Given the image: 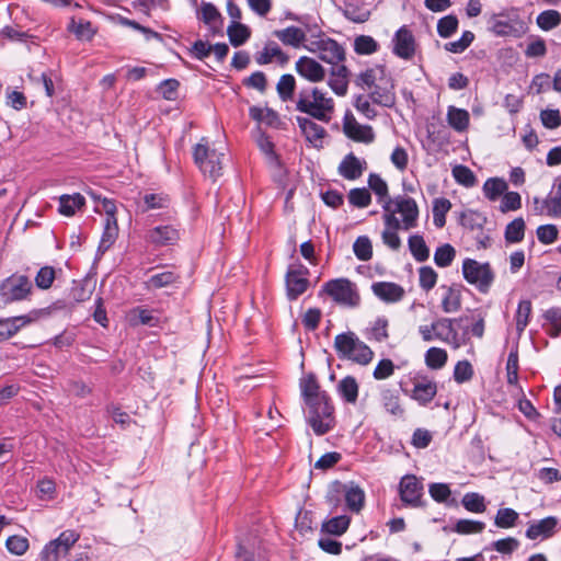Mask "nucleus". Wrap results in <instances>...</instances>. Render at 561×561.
<instances>
[{
    "label": "nucleus",
    "mask_w": 561,
    "mask_h": 561,
    "mask_svg": "<svg viewBox=\"0 0 561 561\" xmlns=\"http://www.w3.org/2000/svg\"><path fill=\"white\" fill-rule=\"evenodd\" d=\"M296 110L320 122L329 123L334 111V101L319 88H306L297 95Z\"/></svg>",
    "instance_id": "1"
},
{
    "label": "nucleus",
    "mask_w": 561,
    "mask_h": 561,
    "mask_svg": "<svg viewBox=\"0 0 561 561\" xmlns=\"http://www.w3.org/2000/svg\"><path fill=\"white\" fill-rule=\"evenodd\" d=\"M334 348L341 359L358 365L366 366L374 358L371 348L352 331L337 334L334 337Z\"/></svg>",
    "instance_id": "2"
},
{
    "label": "nucleus",
    "mask_w": 561,
    "mask_h": 561,
    "mask_svg": "<svg viewBox=\"0 0 561 561\" xmlns=\"http://www.w3.org/2000/svg\"><path fill=\"white\" fill-rule=\"evenodd\" d=\"M308 407V424L318 436L330 432L334 425V407L328 393L306 404Z\"/></svg>",
    "instance_id": "3"
},
{
    "label": "nucleus",
    "mask_w": 561,
    "mask_h": 561,
    "mask_svg": "<svg viewBox=\"0 0 561 561\" xmlns=\"http://www.w3.org/2000/svg\"><path fill=\"white\" fill-rule=\"evenodd\" d=\"M224 156V153L210 148L205 137L193 148L194 162L204 174H207L214 181L222 174L221 160Z\"/></svg>",
    "instance_id": "4"
},
{
    "label": "nucleus",
    "mask_w": 561,
    "mask_h": 561,
    "mask_svg": "<svg viewBox=\"0 0 561 561\" xmlns=\"http://www.w3.org/2000/svg\"><path fill=\"white\" fill-rule=\"evenodd\" d=\"M462 275L469 284L474 285L483 294L489 291L495 277L490 263H480L473 259L463 260Z\"/></svg>",
    "instance_id": "5"
},
{
    "label": "nucleus",
    "mask_w": 561,
    "mask_h": 561,
    "mask_svg": "<svg viewBox=\"0 0 561 561\" xmlns=\"http://www.w3.org/2000/svg\"><path fill=\"white\" fill-rule=\"evenodd\" d=\"M322 291L327 293L335 302L351 308L357 307L360 296L354 283L348 278H335L327 282Z\"/></svg>",
    "instance_id": "6"
},
{
    "label": "nucleus",
    "mask_w": 561,
    "mask_h": 561,
    "mask_svg": "<svg viewBox=\"0 0 561 561\" xmlns=\"http://www.w3.org/2000/svg\"><path fill=\"white\" fill-rule=\"evenodd\" d=\"M79 538L80 535L76 530L67 529L62 531L44 547L39 554L41 561H59L69 553Z\"/></svg>",
    "instance_id": "7"
},
{
    "label": "nucleus",
    "mask_w": 561,
    "mask_h": 561,
    "mask_svg": "<svg viewBox=\"0 0 561 561\" xmlns=\"http://www.w3.org/2000/svg\"><path fill=\"white\" fill-rule=\"evenodd\" d=\"M33 285L27 276H10L0 284V304H10L26 298Z\"/></svg>",
    "instance_id": "8"
},
{
    "label": "nucleus",
    "mask_w": 561,
    "mask_h": 561,
    "mask_svg": "<svg viewBox=\"0 0 561 561\" xmlns=\"http://www.w3.org/2000/svg\"><path fill=\"white\" fill-rule=\"evenodd\" d=\"M308 275V267L301 263L288 266L285 275L286 296L288 300L294 301L307 291L310 285Z\"/></svg>",
    "instance_id": "9"
},
{
    "label": "nucleus",
    "mask_w": 561,
    "mask_h": 561,
    "mask_svg": "<svg viewBox=\"0 0 561 561\" xmlns=\"http://www.w3.org/2000/svg\"><path fill=\"white\" fill-rule=\"evenodd\" d=\"M423 492V483L414 474H407L401 478L399 494L404 505L412 507L422 506Z\"/></svg>",
    "instance_id": "10"
},
{
    "label": "nucleus",
    "mask_w": 561,
    "mask_h": 561,
    "mask_svg": "<svg viewBox=\"0 0 561 561\" xmlns=\"http://www.w3.org/2000/svg\"><path fill=\"white\" fill-rule=\"evenodd\" d=\"M369 100L382 107L391 108L396 105L397 96L394 91V82L391 77H385L370 88Z\"/></svg>",
    "instance_id": "11"
},
{
    "label": "nucleus",
    "mask_w": 561,
    "mask_h": 561,
    "mask_svg": "<svg viewBox=\"0 0 561 561\" xmlns=\"http://www.w3.org/2000/svg\"><path fill=\"white\" fill-rule=\"evenodd\" d=\"M393 210L402 215V228L410 230L417 225L419 207L416 202L409 196L399 195L392 199Z\"/></svg>",
    "instance_id": "12"
},
{
    "label": "nucleus",
    "mask_w": 561,
    "mask_h": 561,
    "mask_svg": "<svg viewBox=\"0 0 561 561\" xmlns=\"http://www.w3.org/2000/svg\"><path fill=\"white\" fill-rule=\"evenodd\" d=\"M558 181L559 183L554 186L556 190L551 191L546 198L534 197L536 214L561 218V178Z\"/></svg>",
    "instance_id": "13"
},
{
    "label": "nucleus",
    "mask_w": 561,
    "mask_h": 561,
    "mask_svg": "<svg viewBox=\"0 0 561 561\" xmlns=\"http://www.w3.org/2000/svg\"><path fill=\"white\" fill-rule=\"evenodd\" d=\"M393 54L399 58L410 60L415 54V38L412 32L405 26H401L393 36Z\"/></svg>",
    "instance_id": "14"
},
{
    "label": "nucleus",
    "mask_w": 561,
    "mask_h": 561,
    "mask_svg": "<svg viewBox=\"0 0 561 561\" xmlns=\"http://www.w3.org/2000/svg\"><path fill=\"white\" fill-rule=\"evenodd\" d=\"M343 131L346 137L357 142L371 144L375 140L373 127L369 125H360L352 114L345 115L343 121Z\"/></svg>",
    "instance_id": "15"
},
{
    "label": "nucleus",
    "mask_w": 561,
    "mask_h": 561,
    "mask_svg": "<svg viewBox=\"0 0 561 561\" xmlns=\"http://www.w3.org/2000/svg\"><path fill=\"white\" fill-rule=\"evenodd\" d=\"M502 14L494 16L491 21L490 30L496 36H515L518 37L526 31V24L518 16L507 20L500 19Z\"/></svg>",
    "instance_id": "16"
},
{
    "label": "nucleus",
    "mask_w": 561,
    "mask_h": 561,
    "mask_svg": "<svg viewBox=\"0 0 561 561\" xmlns=\"http://www.w3.org/2000/svg\"><path fill=\"white\" fill-rule=\"evenodd\" d=\"M374 295L386 304H396L403 299L404 288L393 282H376L371 285Z\"/></svg>",
    "instance_id": "17"
},
{
    "label": "nucleus",
    "mask_w": 561,
    "mask_h": 561,
    "mask_svg": "<svg viewBox=\"0 0 561 561\" xmlns=\"http://www.w3.org/2000/svg\"><path fill=\"white\" fill-rule=\"evenodd\" d=\"M319 58L328 64L337 65L345 59L344 48L332 38H322L317 42Z\"/></svg>",
    "instance_id": "18"
},
{
    "label": "nucleus",
    "mask_w": 561,
    "mask_h": 561,
    "mask_svg": "<svg viewBox=\"0 0 561 561\" xmlns=\"http://www.w3.org/2000/svg\"><path fill=\"white\" fill-rule=\"evenodd\" d=\"M444 319L449 321V327L445 324L446 327L438 325L437 328H435V340H438L445 344L450 345L454 350H458L459 347L467 343L468 331L466 330L463 334L460 336L458 331L454 327V323L457 320L451 318Z\"/></svg>",
    "instance_id": "19"
},
{
    "label": "nucleus",
    "mask_w": 561,
    "mask_h": 561,
    "mask_svg": "<svg viewBox=\"0 0 561 561\" xmlns=\"http://www.w3.org/2000/svg\"><path fill=\"white\" fill-rule=\"evenodd\" d=\"M296 71L310 82H320L325 78L324 68L313 58L302 56L296 61Z\"/></svg>",
    "instance_id": "20"
},
{
    "label": "nucleus",
    "mask_w": 561,
    "mask_h": 561,
    "mask_svg": "<svg viewBox=\"0 0 561 561\" xmlns=\"http://www.w3.org/2000/svg\"><path fill=\"white\" fill-rule=\"evenodd\" d=\"M436 393L437 383L427 377H421L415 379L410 396L419 404L427 405L435 398Z\"/></svg>",
    "instance_id": "21"
},
{
    "label": "nucleus",
    "mask_w": 561,
    "mask_h": 561,
    "mask_svg": "<svg viewBox=\"0 0 561 561\" xmlns=\"http://www.w3.org/2000/svg\"><path fill=\"white\" fill-rule=\"evenodd\" d=\"M557 525L558 518L554 516H549L538 522H534L529 524L526 529V537L530 540L549 538L556 533Z\"/></svg>",
    "instance_id": "22"
},
{
    "label": "nucleus",
    "mask_w": 561,
    "mask_h": 561,
    "mask_svg": "<svg viewBox=\"0 0 561 561\" xmlns=\"http://www.w3.org/2000/svg\"><path fill=\"white\" fill-rule=\"evenodd\" d=\"M296 122L309 142L314 147L322 146V139L327 136V130L322 126L302 116H297Z\"/></svg>",
    "instance_id": "23"
},
{
    "label": "nucleus",
    "mask_w": 561,
    "mask_h": 561,
    "mask_svg": "<svg viewBox=\"0 0 561 561\" xmlns=\"http://www.w3.org/2000/svg\"><path fill=\"white\" fill-rule=\"evenodd\" d=\"M366 169V162L360 161L353 152L347 153L339 165V173L346 180H356Z\"/></svg>",
    "instance_id": "24"
},
{
    "label": "nucleus",
    "mask_w": 561,
    "mask_h": 561,
    "mask_svg": "<svg viewBox=\"0 0 561 561\" xmlns=\"http://www.w3.org/2000/svg\"><path fill=\"white\" fill-rule=\"evenodd\" d=\"M276 59L282 66L289 61V56L285 54L279 46L274 42H268L262 51H257L254 55V59L257 65H267Z\"/></svg>",
    "instance_id": "25"
},
{
    "label": "nucleus",
    "mask_w": 561,
    "mask_h": 561,
    "mask_svg": "<svg viewBox=\"0 0 561 561\" xmlns=\"http://www.w3.org/2000/svg\"><path fill=\"white\" fill-rule=\"evenodd\" d=\"M180 238L178 229L172 226H158L151 229L148 233L150 242L157 245L173 244Z\"/></svg>",
    "instance_id": "26"
},
{
    "label": "nucleus",
    "mask_w": 561,
    "mask_h": 561,
    "mask_svg": "<svg viewBox=\"0 0 561 561\" xmlns=\"http://www.w3.org/2000/svg\"><path fill=\"white\" fill-rule=\"evenodd\" d=\"M345 504L348 511L359 513L365 504V493L363 489L353 482L345 484L344 493Z\"/></svg>",
    "instance_id": "27"
},
{
    "label": "nucleus",
    "mask_w": 561,
    "mask_h": 561,
    "mask_svg": "<svg viewBox=\"0 0 561 561\" xmlns=\"http://www.w3.org/2000/svg\"><path fill=\"white\" fill-rule=\"evenodd\" d=\"M446 118L449 126L458 133L466 131L469 127L470 115L467 110L450 105L448 106Z\"/></svg>",
    "instance_id": "28"
},
{
    "label": "nucleus",
    "mask_w": 561,
    "mask_h": 561,
    "mask_svg": "<svg viewBox=\"0 0 561 561\" xmlns=\"http://www.w3.org/2000/svg\"><path fill=\"white\" fill-rule=\"evenodd\" d=\"M445 295L442 299V309L446 313L457 312L461 308V286H443Z\"/></svg>",
    "instance_id": "29"
},
{
    "label": "nucleus",
    "mask_w": 561,
    "mask_h": 561,
    "mask_svg": "<svg viewBox=\"0 0 561 561\" xmlns=\"http://www.w3.org/2000/svg\"><path fill=\"white\" fill-rule=\"evenodd\" d=\"M273 34L284 45L293 47H299L306 39V33L297 26H288L284 30H276Z\"/></svg>",
    "instance_id": "30"
},
{
    "label": "nucleus",
    "mask_w": 561,
    "mask_h": 561,
    "mask_svg": "<svg viewBox=\"0 0 561 561\" xmlns=\"http://www.w3.org/2000/svg\"><path fill=\"white\" fill-rule=\"evenodd\" d=\"M300 391L306 404L327 393L320 390V386L313 374H309L300 380Z\"/></svg>",
    "instance_id": "31"
},
{
    "label": "nucleus",
    "mask_w": 561,
    "mask_h": 561,
    "mask_svg": "<svg viewBox=\"0 0 561 561\" xmlns=\"http://www.w3.org/2000/svg\"><path fill=\"white\" fill-rule=\"evenodd\" d=\"M85 204V198L80 193L72 195H61L59 197L58 211L64 216H73L77 209H81Z\"/></svg>",
    "instance_id": "32"
},
{
    "label": "nucleus",
    "mask_w": 561,
    "mask_h": 561,
    "mask_svg": "<svg viewBox=\"0 0 561 561\" xmlns=\"http://www.w3.org/2000/svg\"><path fill=\"white\" fill-rule=\"evenodd\" d=\"M118 237V225L117 220L105 219L104 229L101 237V241L98 248V252L104 254L116 241Z\"/></svg>",
    "instance_id": "33"
},
{
    "label": "nucleus",
    "mask_w": 561,
    "mask_h": 561,
    "mask_svg": "<svg viewBox=\"0 0 561 561\" xmlns=\"http://www.w3.org/2000/svg\"><path fill=\"white\" fill-rule=\"evenodd\" d=\"M337 392L347 403L354 404L358 398V383L353 376H346L340 380Z\"/></svg>",
    "instance_id": "34"
},
{
    "label": "nucleus",
    "mask_w": 561,
    "mask_h": 561,
    "mask_svg": "<svg viewBox=\"0 0 561 561\" xmlns=\"http://www.w3.org/2000/svg\"><path fill=\"white\" fill-rule=\"evenodd\" d=\"M351 517L347 515H340L332 517L324 522L321 526V531L333 536H342L348 529Z\"/></svg>",
    "instance_id": "35"
},
{
    "label": "nucleus",
    "mask_w": 561,
    "mask_h": 561,
    "mask_svg": "<svg viewBox=\"0 0 561 561\" xmlns=\"http://www.w3.org/2000/svg\"><path fill=\"white\" fill-rule=\"evenodd\" d=\"M227 34L232 46L243 45L251 36V30L245 24L233 21L227 28Z\"/></svg>",
    "instance_id": "36"
},
{
    "label": "nucleus",
    "mask_w": 561,
    "mask_h": 561,
    "mask_svg": "<svg viewBox=\"0 0 561 561\" xmlns=\"http://www.w3.org/2000/svg\"><path fill=\"white\" fill-rule=\"evenodd\" d=\"M483 194L490 201H496L507 190V183L500 178H490L483 184Z\"/></svg>",
    "instance_id": "37"
},
{
    "label": "nucleus",
    "mask_w": 561,
    "mask_h": 561,
    "mask_svg": "<svg viewBox=\"0 0 561 561\" xmlns=\"http://www.w3.org/2000/svg\"><path fill=\"white\" fill-rule=\"evenodd\" d=\"M368 186L377 195L381 205H385V202L392 201L389 196L388 184L379 174H369Z\"/></svg>",
    "instance_id": "38"
},
{
    "label": "nucleus",
    "mask_w": 561,
    "mask_h": 561,
    "mask_svg": "<svg viewBox=\"0 0 561 561\" xmlns=\"http://www.w3.org/2000/svg\"><path fill=\"white\" fill-rule=\"evenodd\" d=\"M409 249L417 262H424L430 257V249L424 238L420 234H413L408 240Z\"/></svg>",
    "instance_id": "39"
},
{
    "label": "nucleus",
    "mask_w": 561,
    "mask_h": 561,
    "mask_svg": "<svg viewBox=\"0 0 561 561\" xmlns=\"http://www.w3.org/2000/svg\"><path fill=\"white\" fill-rule=\"evenodd\" d=\"M448 359V354L446 350L440 347H430L425 353V364L430 369H440L443 368Z\"/></svg>",
    "instance_id": "40"
},
{
    "label": "nucleus",
    "mask_w": 561,
    "mask_h": 561,
    "mask_svg": "<svg viewBox=\"0 0 561 561\" xmlns=\"http://www.w3.org/2000/svg\"><path fill=\"white\" fill-rule=\"evenodd\" d=\"M462 506L471 513L481 514L486 511L485 499L477 492H468L461 499Z\"/></svg>",
    "instance_id": "41"
},
{
    "label": "nucleus",
    "mask_w": 561,
    "mask_h": 561,
    "mask_svg": "<svg viewBox=\"0 0 561 561\" xmlns=\"http://www.w3.org/2000/svg\"><path fill=\"white\" fill-rule=\"evenodd\" d=\"M519 514L510 507L500 508L494 517V525L499 528L508 529L517 525Z\"/></svg>",
    "instance_id": "42"
},
{
    "label": "nucleus",
    "mask_w": 561,
    "mask_h": 561,
    "mask_svg": "<svg viewBox=\"0 0 561 561\" xmlns=\"http://www.w3.org/2000/svg\"><path fill=\"white\" fill-rule=\"evenodd\" d=\"M256 144L260 150L266 156L270 164L280 167L279 156L275 152L274 144L265 133L260 131Z\"/></svg>",
    "instance_id": "43"
},
{
    "label": "nucleus",
    "mask_w": 561,
    "mask_h": 561,
    "mask_svg": "<svg viewBox=\"0 0 561 561\" xmlns=\"http://www.w3.org/2000/svg\"><path fill=\"white\" fill-rule=\"evenodd\" d=\"M381 401L383 408L396 416H402L404 413L403 408L400 404V398L397 391L386 389L381 392Z\"/></svg>",
    "instance_id": "44"
},
{
    "label": "nucleus",
    "mask_w": 561,
    "mask_h": 561,
    "mask_svg": "<svg viewBox=\"0 0 561 561\" xmlns=\"http://www.w3.org/2000/svg\"><path fill=\"white\" fill-rule=\"evenodd\" d=\"M525 221L522 217L512 220L505 228V240L508 243H518L525 236Z\"/></svg>",
    "instance_id": "45"
},
{
    "label": "nucleus",
    "mask_w": 561,
    "mask_h": 561,
    "mask_svg": "<svg viewBox=\"0 0 561 561\" xmlns=\"http://www.w3.org/2000/svg\"><path fill=\"white\" fill-rule=\"evenodd\" d=\"M385 77V67L378 66L376 68H369L359 73L357 78V84L366 85L370 89L377 83V81H382Z\"/></svg>",
    "instance_id": "46"
},
{
    "label": "nucleus",
    "mask_w": 561,
    "mask_h": 561,
    "mask_svg": "<svg viewBox=\"0 0 561 561\" xmlns=\"http://www.w3.org/2000/svg\"><path fill=\"white\" fill-rule=\"evenodd\" d=\"M451 208L449 199L440 197L433 202V221L437 228H443L446 224V214Z\"/></svg>",
    "instance_id": "47"
},
{
    "label": "nucleus",
    "mask_w": 561,
    "mask_h": 561,
    "mask_svg": "<svg viewBox=\"0 0 561 561\" xmlns=\"http://www.w3.org/2000/svg\"><path fill=\"white\" fill-rule=\"evenodd\" d=\"M531 309L533 307L530 300L525 299L519 301L515 314L516 331L518 335H520L528 325Z\"/></svg>",
    "instance_id": "48"
},
{
    "label": "nucleus",
    "mask_w": 561,
    "mask_h": 561,
    "mask_svg": "<svg viewBox=\"0 0 561 561\" xmlns=\"http://www.w3.org/2000/svg\"><path fill=\"white\" fill-rule=\"evenodd\" d=\"M296 89V79L293 75H283L276 85L277 93L282 101L293 100Z\"/></svg>",
    "instance_id": "49"
},
{
    "label": "nucleus",
    "mask_w": 561,
    "mask_h": 561,
    "mask_svg": "<svg viewBox=\"0 0 561 561\" xmlns=\"http://www.w3.org/2000/svg\"><path fill=\"white\" fill-rule=\"evenodd\" d=\"M543 319L550 325L547 333L551 337H557L561 334V308L551 307L543 313Z\"/></svg>",
    "instance_id": "50"
},
{
    "label": "nucleus",
    "mask_w": 561,
    "mask_h": 561,
    "mask_svg": "<svg viewBox=\"0 0 561 561\" xmlns=\"http://www.w3.org/2000/svg\"><path fill=\"white\" fill-rule=\"evenodd\" d=\"M345 484L346 483L335 480L329 485L325 501L333 510H336L341 505L345 493Z\"/></svg>",
    "instance_id": "51"
},
{
    "label": "nucleus",
    "mask_w": 561,
    "mask_h": 561,
    "mask_svg": "<svg viewBox=\"0 0 561 561\" xmlns=\"http://www.w3.org/2000/svg\"><path fill=\"white\" fill-rule=\"evenodd\" d=\"M485 524L480 520L459 519L453 527V531L460 535L480 534L484 530Z\"/></svg>",
    "instance_id": "52"
},
{
    "label": "nucleus",
    "mask_w": 561,
    "mask_h": 561,
    "mask_svg": "<svg viewBox=\"0 0 561 561\" xmlns=\"http://www.w3.org/2000/svg\"><path fill=\"white\" fill-rule=\"evenodd\" d=\"M379 49V44L369 35H359L354 41V50L358 55H371Z\"/></svg>",
    "instance_id": "53"
},
{
    "label": "nucleus",
    "mask_w": 561,
    "mask_h": 561,
    "mask_svg": "<svg viewBox=\"0 0 561 561\" xmlns=\"http://www.w3.org/2000/svg\"><path fill=\"white\" fill-rule=\"evenodd\" d=\"M353 251L358 260H370L373 256V245L370 239L367 236L358 237L353 244Z\"/></svg>",
    "instance_id": "54"
},
{
    "label": "nucleus",
    "mask_w": 561,
    "mask_h": 561,
    "mask_svg": "<svg viewBox=\"0 0 561 561\" xmlns=\"http://www.w3.org/2000/svg\"><path fill=\"white\" fill-rule=\"evenodd\" d=\"M249 115L256 122H265L270 126H274L278 122V114L272 108H261L251 106Z\"/></svg>",
    "instance_id": "55"
},
{
    "label": "nucleus",
    "mask_w": 561,
    "mask_h": 561,
    "mask_svg": "<svg viewBox=\"0 0 561 561\" xmlns=\"http://www.w3.org/2000/svg\"><path fill=\"white\" fill-rule=\"evenodd\" d=\"M456 256V250L449 243L438 247L434 253V262L439 267L449 266Z\"/></svg>",
    "instance_id": "56"
},
{
    "label": "nucleus",
    "mask_w": 561,
    "mask_h": 561,
    "mask_svg": "<svg viewBox=\"0 0 561 561\" xmlns=\"http://www.w3.org/2000/svg\"><path fill=\"white\" fill-rule=\"evenodd\" d=\"M178 276L171 271H164L152 275L146 283L149 289H159L175 283Z\"/></svg>",
    "instance_id": "57"
},
{
    "label": "nucleus",
    "mask_w": 561,
    "mask_h": 561,
    "mask_svg": "<svg viewBox=\"0 0 561 561\" xmlns=\"http://www.w3.org/2000/svg\"><path fill=\"white\" fill-rule=\"evenodd\" d=\"M453 176L457 183L466 187H472L477 183L474 173L468 167L462 164H458L453 168Z\"/></svg>",
    "instance_id": "58"
},
{
    "label": "nucleus",
    "mask_w": 561,
    "mask_h": 561,
    "mask_svg": "<svg viewBox=\"0 0 561 561\" xmlns=\"http://www.w3.org/2000/svg\"><path fill=\"white\" fill-rule=\"evenodd\" d=\"M561 23V14L556 10L541 12L537 18L538 26L543 31L557 27Z\"/></svg>",
    "instance_id": "59"
},
{
    "label": "nucleus",
    "mask_w": 561,
    "mask_h": 561,
    "mask_svg": "<svg viewBox=\"0 0 561 561\" xmlns=\"http://www.w3.org/2000/svg\"><path fill=\"white\" fill-rule=\"evenodd\" d=\"M458 19L456 15L449 14L438 20L437 22V33L443 38L450 37L454 33H456L458 28Z\"/></svg>",
    "instance_id": "60"
},
{
    "label": "nucleus",
    "mask_w": 561,
    "mask_h": 561,
    "mask_svg": "<svg viewBox=\"0 0 561 561\" xmlns=\"http://www.w3.org/2000/svg\"><path fill=\"white\" fill-rule=\"evenodd\" d=\"M28 321L30 320L24 317L0 319V332L8 333V339H10Z\"/></svg>",
    "instance_id": "61"
},
{
    "label": "nucleus",
    "mask_w": 561,
    "mask_h": 561,
    "mask_svg": "<svg viewBox=\"0 0 561 561\" xmlns=\"http://www.w3.org/2000/svg\"><path fill=\"white\" fill-rule=\"evenodd\" d=\"M56 278V270L53 266L46 265L39 268L35 276V285L39 289H48L51 287Z\"/></svg>",
    "instance_id": "62"
},
{
    "label": "nucleus",
    "mask_w": 561,
    "mask_h": 561,
    "mask_svg": "<svg viewBox=\"0 0 561 561\" xmlns=\"http://www.w3.org/2000/svg\"><path fill=\"white\" fill-rule=\"evenodd\" d=\"M348 202L351 205L365 208L371 203V195L369 191L365 187L363 188H353L348 193Z\"/></svg>",
    "instance_id": "63"
},
{
    "label": "nucleus",
    "mask_w": 561,
    "mask_h": 561,
    "mask_svg": "<svg viewBox=\"0 0 561 561\" xmlns=\"http://www.w3.org/2000/svg\"><path fill=\"white\" fill-rule=\"evenodd\" d=\"M486 219L481 214L477 211L469 210L467 213H463L461 215L460 222L465 228L470 229L471 231L474 230H482L483 225L485 224Z\"/></svg>",
    "instance_id": "64"
}]
</instances>
